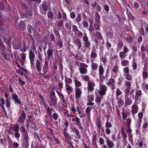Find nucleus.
I'll list each match as a JSON object with an SVG mask.
<instances>
[{
  "instance_id": "59",
  "label": "nucleus",
  "mask_w": 148,
  "mask_h": 148,
  "mask_svg": "<svg viewBox=\"0 0 148 148\" xmlns=\"http://www.w3.org/2000/svg\"><path fill=\"white\" fill-rule=\"evenodd\" d=\"M72 121L74 123H79L80 121V119L77 117H76L75 118H73L72 119Z\"/></svg>"
},
{
  "instance_id": "17",
  "label": "nucleus",
  "mask_w": 148,
  "mask_h": 148,
  "mask_svg": "<svg viewBox=\"0 0 148 148\" xmlns=\"http://www.w3.org/2000/svg\"><path fill=\"white\" fill-rule=\"evenodd\" d=\"M19 129H20V131L23 133L22 135L23 137L28 136L27 132L23 124H22V126L21 127H20Z\"/></svg>"
},
{
  "instance_id": "33",
  "label": "nucleus",
  "mask_w": 148,
  "mask_h": 148,
  "mask_svg": "<svg viewBox=\"0 0 148 148\" xmlns=\"http://www.w3.org/2000/svg\"><path fill=\"white\" fill-rule=\"evenodd\" d=\"M106 143L108 148H112L114 146L113 142L110 140H108L106 142Z\"/></svg>"
},
{
  "instance_id": "62",
  "label": "nucleus",
  "mask_w": 148,
  "mask_h": 148,
  "mask_svg": "<svg viewBox=\"0 0 148 148\" xmlns=\"http://www.w3.org/2000/svg\"><path fill=\"white\" fill-rule=\"evenodd\" d=\"M21 60L25 61L26 58V54L25 53H22L21 54Z\"/></svg>"
},
{
  "instance_id": "45",
  "label": "nucleus",
  "mask_w": 148,
  "mask_h": 148,
  "mask_svg": "<svg viewBox=\"0 0 148 148\" xmlns=\"http://www.w3.org/2000/svg\"><path fill=\"white\" fill-rule=\"evenodd\" d=\"M123 71L124 75L130 73V69L129 67L127 66L124 68Z\"/></svg>"
},
{
  "instance_id": "6",
  "label": "nucleus",
  "mask_w": 148,
  "mask_h": 148,
  "mask_svg": "<svg viewBox=\"0 0 148 148\" xmlns=\"http://www.w3.org/2000/svg\"><path fill=\"white\" fill-rule=\"evenodd\" d=\"M99 89L100 90L98 91V93L100 96H103L106 94L108 89L106 86L101 85L100 86Z\"/></svg>"
},
{
  "instance_id": "26",
  "label": "nucleus",
  "mask_w": 148,
  "mask_h": 148,
  "mask_svg": "<svg viewBox=\"0 0 148 148\" xmlns=\"http://www.w3.org/2000/svg\"><path fill=\"white\" fill-rule=\"evenodd\" d=\"M111 137L113 141H117L119 138H120V136H119V134L116 135V134L114 132L111 136Z\"/></svg>"
},
{
  "instance_id": "53",
  "label": "nucleus",
  "mask_w": 148,
  "mask_h": 148,
  "mask_svg": "<svg viewBox=\"0 0 148 148\" xmlns=\"http://www.w3.org/2000/svg\"><path fill=\"white\" fill-rule=\"evenodd\" d=\"M118 69L119 68L118 66L117 65V64H116L114 66L113 72H112L113 73V74L114 73L116 75L117 74V71L118 70Z\"/></svg>"
},
{
  "instance_id": "11",
  "label": "nucleus",
  "mask_w": 148,
  "mask_h": 148,
  "mask_svg": "<svg viewBox=\"0 0 148 148\" xmlns=\"http://www.w3.org/2000/svg\"><path fill=\"white\" fill-rule=\"evenodd\" d=\"M75 97L76 99L80 98L82 94V92L79 88H75Z\"/></svg>"
},
{
  "instance_id": "34",
  "label": "nucleus",
  "mask_w": 148,
  "mask_h": 148,
  "mask_svg": "<svg viewBox=\"0 0 148 148\" xmlns=\"http://www.w3.org/2000/svg\"><path fill=\"white\" fill-rule=\"evenodd\" d=\"M0 49H1V51L3 52V53L4 55H6L4 51H5V49H6V47L4 43H3V42L1 40H0Z\"/></svg>"
},
{
  "instance_id": "61",
  "label": "nucleus",
  "mask_w": 148,
  "mask_h": 148,
  "mask_svg": "<svg viewBox=\"0 0 148 148\" xmlns=\"http://www.w3.org/2000/svg\"><path fill=\"white\" fill-rule=\"evenodd\" d=\"M147 48H148V46L147 45V46L144 45V44H143V45H142L141 47V52L145 51L146 50Z\"/></svg>"
},
{
  "instance_id": "19",
  "label": "nucleus",
  "mask_w": 148,
  "mask_h": 148,
  "mask_svg": "<svg viewBox=\"0 0 148 148\" xmlns=\"http://www.w3.org/2000/svg\"><path fill=\"white\" fill-rule=\"evenodd\" d=\"M75 44L78 47V49H79L82 47V44L81 40L78 38L75 39L74 41Z\"/></svg>"
},
{
  "instance_id": "44",
  "label": "nucleus",
  "mask_w": 148,
  "mask_h": 148,
  "mask_svg": "<svg viewBox=\"0 0 148 148\" xmlns=\"http://www.w3.org/2000/svg\"><path fill=\"white\" fill-rule=\"evenodd\" d=\"M97 135L96 134H93L92 135V143L93 144H95L97 146V145L96 144V142L97 140Z\"/></svg>"
},
{
  "instance_id": "15",
  "label": "nucleus",
  "mask_w": 148,
  "mask_h": 148,
  "mask_svg": "<svg viewBox=\"0 0 148 148\" xmlns=\"http://www.w3.org/2000/svg\"><path fill=\"white\" fill-rule=\"evenodd\" d=\"M65 90L68 95H70L73 91V88L69 85H65Z\"/></svg>"
},
{
  "instance_id": "7",
  "label": "nucleus",
  "mask_w": 148,
  "mask_h": 148,
  "mask_svg": "<svg viewBox=\"0 0 148 148\" xmlns=\"http://www.w3.org/2000/svg\"><path fill=\"white\" fill-rule=\"evenodd\" d=\"M42 73L41 72L40 73V75L42 76L45 79H47L49 78L50 76V75H46L47 72L48 71L49 69V67H42Z\"/></svg>"
},
{
  "instance_id": "1",
  "label": "nucleus",
  "mask_w": 148,
  "mask_h": 148,
  "mask_svg": "<svg viewBox=\"0 0 148 148\" xmlns=\"http://www.w3.org/2000/svg\"><path fill=\"white\" fill-rule=\"evenodd\" d=\"M38 59L36 60L35 63V69L36 70V71L39 73H40L41 71L42 65V62L43 59L42 58V54L39 51L38 52Z\"/></svg>"
},
{
  "instance_id": "24",
  "label": "nucleus",
  "mask_w": 148,
  "mask_h": 148,
  "mask_svg": "<svg viewBox=\"0 0 148 148\" xmlns=\"http://www.w3.org/2000/svg\"><path fill=\"white\" fill-rule=\"evenodd\" d=\"M74 78L75 88H78L77 87H80L81 86H82V84L81 82L79 81L76 77H74Z\"/></svg>"
},
{
  "instance_id": "25",
  "label": "nucleus",
  "mask_w": 148,
  "mask_h": 148,
  "mask_svg": "<svg viewBox=\"0 0 148 148\" xmlns=\"http://www.w3.org/2000/svg\"><path fill=\"white\" fill-rule=\"evenodd\" d=\"M73 132L74 133L75 135L77 136V138H78L79 139H81V136L79 134V130L75 128V127H74L73 128Z\"/></svg>"
},
{
  "instance_id": "9",
  "label": "nucleus",
  "mask_w": 148,
  "mask_h": 148,
  "mask_svg": "<svg viewBox=\"0 0 148 148\" xmlns=\"http://www.w3.org/2000/svg\"><path fill=\"white\" fill-rule=\"evenodd\" d=\"M53 50L50 48H49L47 51V58L48 60L51 61L52 59H53Z\"/></svg>"
},
{
  "instance_id": "42",
  "label": "nucleus",
  "mask_w": 148,
  "mask_h": 148,
  "mask_svg": "<svg viewBox=\"0 0 148 148\" xmlns=\"http://www.w3.org/2000/svg\"><path fill=\"white\" fill-rule=\"evenodd\" d=\"M132 66L133 69V71L137 69V65L135 60V58H134L133 60V63H132Z\"/></svg>"
},
{
  "instance_id": "56",
  "label": "nucleus",
  "mask_w": 148,
  "mask_h": 148,
  "mask_svg": "<svg viewBox=\"0 0 148 148\" xmlns=\"http://www.w3.org/2000/svg\"><path fill=\"white\" fill-rule=\"evenodd\" d=\"M125 131L128 134V136L131 135V133L132 132V130L131 128L130 127H126L125 130Z\"/></svg>"
},
{
  "instance_id": "49",
  "label": "nucleus",
  "mask_w": 148,
  "mask_h": 148,
  "mask_svg": "<svg viewBox=\"0 0 148 148\" xmlns=\"http://www.w3.org/2000/svg\"><path fill=\"white\" fill-rule=\"evenodd\" d=\"M124 75L125 76V78L128 81H131L132 79V77L130 73Z\"/></svg>"
},
{
  "instance_id": "30",
  "label": "nucleus",
  "mask_w": 148,
  "mask_h": 148,
  "mask_svg": "<svg viewBox=\"0 0 148 148\" xmlns=\"http://www.w3.org/2000/svg\"><path fill=\"white\" fill-rule=\"evenodd\" d=\"M47 2L46 1L43 3L41 5V9L42 10L45 12H47L48 10V7L47 4H46Z\"/></svg>"
},
{
  "instance_id": "22",
  "label": "nucleus",
  "mask_w": 148,
  "mask_h": 148,
  "mask_svg": "<svg viewBox=\"0 0 148 148\" xmlns=\"http://www.w3.org/2000/svg\"><path fill=\"white\" fill-rule=\"evenodd\" d=\"M72 22L68 20L65 23V27L68 30H71V29Z\"/></svg>"
},
{
  "instance_id": "39",
  "label": "nucleus",
  "mask_w": 148,
  "mask_h": 148,
  "mask_svg": "<svg viewBox=\"0 0 148 148\" xmlns=\"http://www.w3.org/2000/svg\"><path fill=\"white\" fill-rule=\"evenodd\" d=\"M30 67L32 70H35V64H34V59H29Z\"/></svg>"
},
{
  "instance_id": "4",
  "label": "nucleus",
  "mask_w": 148,
  "mask_h": 148,
  "mask_svg": "<svg viewBox=\"0 0 148 148\" xmlns=\"http://www.w3.org/2000/svg\"><path fill=\"white\" fill-rule=\"evenodd\" d=\"M95 86V84L92 79H90L89 82H88L87 89L88 90V93L89 92H92L94 90V87Z\"/></svg>"
},
{
  "instance_id": "29",
  "label": "nucleus",
  "mask_w": 148,
  "mask_h": 148,
  "mask_svg": "<svg viewBox=\"0 0 148 148\" xmlns=\"http://www.w3.org/2000/svg\"><path fill=\"white\" fill-rule=\"evenodd\" d=\"M35 58V55L34 51H32V49H31L29 51V59H34Z\"/></svg>"
},
{
  "instance_id": "14",
  "label": "nucleus",
  "mask_w": 148,
  "mask_h": 148,
  "mask_svg": "<svg viewBox=\"0 0 148 148\" xmlns=\"http://www.w3.org/2000/svg\"><path fill=\"white\" fill-rule=\"evenodd\" d=\"M94 60H90L91 63V69L92 71H95L97 70L98 67V64L97 63L94 62Z\"/></svg>"
},
{
  "instance_id": "12",
  "label": "nucleus",
  "mask_w": 148,
  "mask_h": 148,
  "mask_svg": "<svg viewBox=\"0 0 148 148\" xmlns=\"http://www.w3.org/2000/svg\"><path fill=\"white\" fill-rule=\"evenodd\" d=\"M125 101L124 106L127 108V106L131 105L132 103V100L129 97H125Z\"/></svg>"
},
{
  "instance_id": "41",
  "label": "nucleus",
  "mask_w": 148,
  "mask_h": 148,
  "mask_svg": "<svg viewBox=\"0 0 148 148\" xmlns=\"http://www.w3.org/2000/svg\"><path fill=\"white\" fill-rule=\"evenodd\" d=\"M142 75L143 80L145 81L148 79V73L147 72H142Z\"/></svg>"
},
{
  "instance_id": "57",
  "label": "nucleus",
  "mask_w": 148,
  "mask_h": 148,
  "mask_svg": "<svg viewBox=\"0 0 148 148\" xmlns=\"http://www.w3.org/2000/svg\"><path fill=\"white\" fill-rule=\"evenodd\" d=\"M121 135L123 136V139H125L127 137V135L125 133V132L124 131L123 129H122L121 131Z\"/></svg>"
},
{
  "instance_id": "36",
  "label": "nucleus",
  "mask_w": 148,
  "mask_h": 148,
  "mask_svg": "<svg viewBox=\"0 0 148 148\" xmlns=\"http://www.w3.org/2000/svg\"><path fill=\"white\" fill-rule=\"evenodd\" d=\"M87 99V101L88 102H92L94 101V95H89V92L88 93Z\"/></svg>"
},
{
  "instance_id": "35",
  "label": "nucleus",
  "mask_w": 148,
  "mask_h": 148,
  "mask_svg": "<svg viewBox=\"0 0 148 148\" xmlns=\"http://www.w3.org/2000/svg\"><path fill=\"white\" fill-rule=\"evenodd\" d=\"M45 107V110L47 112V113L50 116L52 117V115L51 113V111H50V109L49 106L47 107V106L45 104L44 105Z\"/></svg>"
},
{
  "instance_id": "3",
  "label": "nucleus",
  "mask_w": 148,
  "mask_h": 148,
  "mask_svg": "<svg viewBox=\"0 0 148 148\" xmlns=\"http://www.w3.org/2000/svg\"><path fill=\"white\" fill-rule=\"evenodd\" d=\"M88 65L85 63H81L80 64V67L79 69V73L81 74H84L88 72L87 68Z\"/></svg>"
},
{
  "instance_id": "52",
  "label": "nucleus",
  "mask_w": 148,
  "mask_h": 148,
  "mask_svg": "<svg viewBox=\"0 0 148 148\" xmlns=\"http://www.w3.org/2000/svg\"><path fill=\"white\" fill-rule=\"evenodd\" d=\"M82 23L83 25V26L86 29L88 28V23L86 21L83 20L82 21Z\"/></svg>"
},
{
  "instance_id": "37",
  "label": "nucleus",
  "mask_w": 148,
  "mask_h": 148,
  "mask_svg": "<svg viewBox=\"0 0 148 148\" xmlns=\"http://www.w3.org/2000/svg\"><path fill=\"white\" fill-rule=\"evenodd\" d=\"M117 103L119 106V107L121 108V106H123L124 103V101L123 99L121 97L118 98Z\"/></svg>"
},
{
  "instance_id": "58",
  "label": "nucleus",
  "mask_w": 148,
  "mask_h": 148,
  "mask_svg": "<svg viewBox=\"0 0 148 148\" xmlns=\"http://www.w3.org/2000/svg\"><path fill=\"white\" fill-rule=\"evenodd\" d=\"M73 125H76L77 126V127L80 129L82 131L83 130V127L81 125V123L80 122L77 123H73Z\"/></svg>"
},
{
  "instance_id": "10",
  "label": "nucleus",
  "mask_w": 148,
  "mask_h": 148,
  "mask_svg": "<svg viewBox=\"0 0 148 148\" xmlns=\"http://www.w3.org/2000/svg\"><path fill=\"white\" fill-rule=\"evenodd\" d=\"M143 116V113L142 112H139L138 114V127L140 128L141 124L142 122V119Z\"/></svg>"
},
{
  "instance_id": "20",
  "label": "nucleus",
  "mask_w": 148,
  "mask_h": 148,
  "mask_svg": "<svg viewBox=\"0 0 148 148\" xmlns=\"http://www.w3.org/2000/svg\"><path fill=\"white\" fill-rule=\"evenodd\" d=\"M97 50H92L90 55V60H95L97 56Z\"/></svg>"
},
{
  "instance_id": "28",
  "label": "nucleus",
  "mask_w": 148,
  "mask_h": 148,
  "mask_svg": "<svg viewBox=\"0 0 148 148\" xmlns=\"http://www.w3.org/2000/svg\"><path fill=\"white\" fill-rule=\"evenodd\" d=\"M125 125L126 127H130L131 126L132 122V119L130 117H128L126 119Z\"/></svg>"
},
{
  "instance_id": "46",
  "label": "nucleus",
  "mask_w": 148,
  "mask_h": 148,
  "mask_svg": "<svg viewBox=\"0 0 148 148\" xmlns=\"http://www.w3.org/2000/svg\"><path fill=\"white\" fill-rule=\"evenodd\" d=\"M65 85H69L68 84H71L72 82V79L70 78H67L66 77L65 79Z\"/></svg>"
},
{
  "instance_id": "47",
  "label": "nucleus",
  "mask_w": 148,
  "mask_h": 148,
  "mask_svg": "<svg viewBox=\"0 0 148 148\" xmlns=\"http://www.w3.org/2000/svg\"><path fill=\"white\" fill-rule=\"evenodd\" d=\"M96 37L98 40H102L103 39L102 35L99 32H96Z\"/></svg>"
},
{
  "instance_id": "21",
  "label": "nucleus",
  "mask_w": 148,
  "mask_h": 148,
  "mask_svg": "<svg viewBox=\"0 0 148 148\" xmlns=\"http://www.w3.org/2000/svg\"><path fill=\"white\" fill-rule=\"evenodd\" d=\"M84 42V45L86 48H89L90 46V42L88 38L82 39Z\"/></svg>"
},
{
  "instance_id": "55",
  "label": "nucleus",
  "mask_w": 148,
  "mask_h": 148,
  "mask_svg": "<svg viewBox=\"0 0 148 148\" xmlns=\"http://www.w3.org/2000/svg\"><path fill=\"white\" fill-rule=\"evenodd\" d=\"M129 61L127 60L122 61L121 62V64L122 66H126L129 65Z\"/></svg>"
},
{
  "instance_id": "32",
  "label": "nucleus",
  "mask_w": 148,
  "mask_h": 148,
  "mask_svg": "<svg viewBox=\"0 0 148 148\" xmlns=\"http://www.w3.org/2000/svg\"><path fill=\"white\" fill-rule=\"evenodd\" d=\"M122 115L123 120L124 121L126 120V119L127 118V116H129V115L128 114L127 112L125 111V110H123V109L122 110Z\"/></svg>"
},
{
  "instance_id": "48",
  "label": "nucleus",
  "mask_w": 148,
  "mask_h": 148,
  "mask_svg": "<svg viewBox=\"0 0 148 148\" xmlns=\"http://www.w3.org/2000/svg\"><path fill=\"white\" fill-rule=\"evenodd\" d=\"M77 23L79 25V23L82 20V16L80 14H79L77 16V17L75 19Z\"/></svg>"
},
{
  "instance_id": "23",
  "label": "nucleus",
  "mask_w": 148,
  "mask_h": 148,
  "mask_svg": "<svg viewBox=\"0 0 148 148\" xmlns=\"http://www.w3.org/2000/svg\"><path fill=\"white\" fill-rule=\"evenodd\" d=\"M100 16L99 14L97 12H96L95 13V21L97 23L99 24L100 23Z\"/></svg>"
},
{
  "instance_id": "5",
  "label": "nucleus",
  "mask_w": 148,
  "mask_h": 148,
  "mask_svg": "<svg viewBox=\"0 0 148 148\" xmlns=\"http://www.w3.org/2000/svg\"><path fill=\"white\" fill-rule=\"evenodd\" d=\"M21 115L18 117L17 121L19 124H23L26 118V114L24 111H21Z\"/></svg>"
},
{
  "instance_id": "40",
  "label": "nucleus",
  "mask_w": 148,
  "mask_h": 148,
  "mask_svg": "<svg viewBox=\"0 0 148 148\" xmlns=\"http://www.w3.org/2000/svg\"><path fill=\"white\" fill-rule=\"evenodd\" d=\"M27 31L29 33L31 34L32 33L33 31V28L32 26L30 24H28L27 26Z\"/></svg>"
},
{
  "instance_id": "31",
  "label": "nucleus",
  "mask_w": 148,
  "mask_h": 148,
  "mask_svg": "<svg viewBox=\"0 0 148 148\" xmlns=\"http://www.w3.org/2000/svg\"><path fill=\"white\" fill-rule=\"evenodd\" d=\"M12 130L15 132L18 131L19 130V125L18 124H12Z\"/></svg>"
},
{
  "instance_id": "43",
  "label": "nucleus",
  "mask_w": 148,
  "mask_h": 148,
  "mask_svg": "<svg viewBox=\"0 0 148 148\" xmlns=\"http://www.w3.org/2000/svg\"><path fill=\"white\" fill-rule=\"evenodd\" d=\"M122 94V92L121 90H120L119 88H118L116 91V99L117 100L119 97V96L120 95H121Z\"/></svg>"
},
{
  "instance_id": "50",
  "label": "nucleus",
  "mask_w": 148,
  "mask_h": 148,
  "mask_svg": "<svg viewBox=\"0 0 148 148\" xmlns=\"http://www.w3.org/2000/svg\"><path fill=\"white\" fill-rule=\"evenodd\" d=\"M130 88H126L124 90V92L125 94V97H129L130 92Z\"/></svg>"
},
{
  "instance_id": "8",
  "label": "nucleus",
  "mask_w": 148,
  "mask_h": 148,
  "mask_svg": "<svg viewBox=\"0 0 148 148\" xmlns=\"http://www.w3.org/2000/svg\"><path fill=\"white\" fill-rule=\"evenodd\" d=\"M12 97L14 102V103L17 104H19L21 106H22L23 104V102H21L18 96L16 95L15 93L12 94Z\"/></svg>"
},
{
  "instance_id": "63",
  "label": "nucleus",
  "mask_w": 148,
  "mask_h": 148,
  "mask_svg": "<svg viewBox=\"0 0 148 148\" xmlns=\"http://www.w3.org/2000/svg\"><path fill=\"white\" fill-rule=\"evenodd\" d=\"M125 54V53L122 51H121L120 53V54H119V56H120V57L121 59L123 58L126 56V55Z\"/></svg>"
},
{
  "instance_id": "60",
  "label": "nucleus",
  "mask_w": 148,
  "mask_h": 148,
  "mask_svg": "<svg viewBox=\"0 0 148 148\" xmlns=\"http://www.w3.org/2000/svg\"><path fill=\"white\" fill-rule=\"evenodd\" d=\"M126 40L128 42L131 43L133 41V38L131 36H128L126 38Z\"/></svg>"
},
{
  "instance_id": "64",
  "label": "nucleus",
  "mask_w": 148,
  "mask_h": 148,
  "mask_svg": "<svg viewBox=\"0 0 148 148\" xmlns=\"http://www.w3.org/2000/svg\"><path fill=\"white\" fill-rule=\"evenodd\" d=\"M3 40L5 42H6L7 44H9L11 42V38H7L6 37L4 38H3Z\"/></svg>"
},
{
  "instance_id": "54",
  "label": "nucleus",
  "mask_w": 148,
  "mask_h": 148,
  "mask_svg": "<svg viewBox=\"0 0 148 148\" xmlns=\"http://www.w3.org/2000/svg\"><path fill=\"white\" fill-rule=\"evenodd\" d=\"M123 46V43L122 41H120L118 44L117 47V49L119 50L120 49H121L122 48Z\"/></svg>"
},
{
  "instance_id": "13",
  "label": "nucleus",
  "mask_w": 148,
  "mask_h": 148,
  "mask_svg": "<svg viewBox=\"0 0 148 148\" xmlns=\"http://www.w3.org/2000/svg\"><path fill=\"white\" fill-rule=\"evenodd\" d=\"M139 108L138 105L136 103H134L131 107V112L134 113H138V112Z\"/></svg>"
},
{
  "instance_id": "38",
  "label": "nucleus",
  "mask_w": 148,
  "mask_h": 148,
  "mask_svg": "<svg viewBox=\"0 0 148 148\" xmlns=\"http://www.w3.org/2000/svg\"><path fill=\"white\" fill-rule=\"evenodd\" d=\"M104 70L103 67L101 65H100L99 67V75H102L103 74Z\"/></svg>"
},
{
  "instance_id": "2",
  "label": "nucleus",
  "mask_w": 148,
  "mask_h": 148,
  "mask_svg": "<svg viewBox=\"0 0 148 148\" xmlns=\"http://www.w3.org/2000/svg\"><path fill=\"white\" fill-rule=\"evenodd\" d=\"M113 77L115 78L116 77V75H115L114 74H113V73L112 72L111 77L109 79L107 83V86H110L112 90H114L115 88V80L113 79Z\"/></svg>"
},
{
  "instance_id": "16",
  "label": "nucleus",
  "mask_w": 148,
  "mask_h": 148,
  "mask_svg": "<svg viewBox=\"0 0 148 148\" xmlns=\"http://www.w3.org/2000/svg\"><path fill=\"white\" fill-rule=\"evenodd\" d=\"M56 91L57 93L58 96H59V98L61 99L62 103L64 104H66V103L65 101L64 95L62 93L60 92L57 90H56Z\"/></svg>"
},
{
  "instance_id": "18",
  "label": "nucleus",
  "mask_w": 148,
  "mask_h": 148,
  "mask_svg": "<svg viewBox=\"0 0 148 148\" xmlns=\"http://www.w3.org/2000/svg\"><path fill=\"white\" fill-rule=\"evenodd\" d=\"M28 136L23 137V147H29V139Z\"/></svg>"
},
{
  "instance_id": "27",
  "label": "nucleus",
  "mask_w": 148,
  "mask_h": 148,
  "mask_svg": "<svg viewBox=\"0 0 148 148\" xmlns=\"http://www.w3.org/2000/svg\"><path fill=\"white\" fill-rule=\"evenodd\" d=\"M50 99L51 102L50 103V106L52 105L53 106H55L57 103V100L56 97L49 98Z\"/></svg>"
},
{
  "instance_id": "51",
  "label": "nucleus",
  "mask_w": 148,
  "mask_h": 148,
  "mask_svg": "<svg viewBox=\"0 0 148 148\" xmlns=\"http://www.w3.org/2000/svg\"><path fill=\"white\" fill-rule=\"evenodd\" d=\"M91 110V109L90 107L88 106L87 107L85 110V112L86 114H87V115H88V116H90Z\"/></svg>"
}]
</instances>
